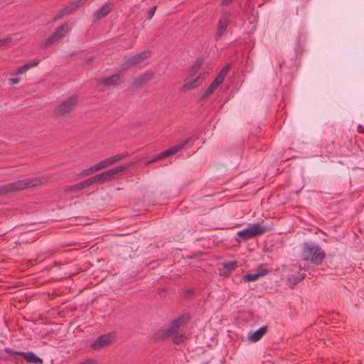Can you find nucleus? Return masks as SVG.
I'll return each instance as SVG.
<instances>
[{
  "instance_id": "nucleus-1",
  "label": "nucleus",
  "mask_w": 364,
  "mask_h": 364,
  "mask_svg": "<svg viewBox=\"0 0 364 364\" xmlns=\"http://www.w3.org/2000/svg\"><path fill=\"white\" fill-rule=\"evenodd\" d=\"M301 257L306 262L320 264L325 257V252L314 242H304L301 247Z\"/></svg>"
},
{
  "instance_id": "nucleus-2",
  "label": "nucleus",
  "mask_w": 364,
  "mask_h": 364,
  "mask_svg": "<svg viewBox=\"0 0 364 364\" xmlns=\"http://www.w3.org/2000/svg\"><path fill=\"white\" fill-rule=\"evenodd\" d=\"M46 180L44 178L36 177L5 184L0 186V196L35 187L46 183Z\"/></svg>"
},
{
  "instance_id": "nucleus-3",
  "label": "nucleus",
  "mask_w": 364,
  "mask_h": 364,
  "mask_svg": "<svg viewBox=\"0 0 364 364\" xmlns=\"http://www.w3.org/2000/svg\"><path fill=\"white\" fill-rule=\"evenodd\" d=\"M267 230L265 227L261 226L257 223L249 224L244 229L239 230L237 232V235L240 237L239 241L247 240L264 233Z\"/></svg>"
},
{
  "instance_id": "nucleus-4",
  "label": "nucleus",
  "mask_w": 364,
  "mask_h": 364,
  "mask_svg": "<svg viewBox=\"0 0 364 364\" xmlns=\"http://www.w3.org/2000/svg\"><path fill=\"white\" fill-rule=\"evenodd\" d=\"M77 102V96L73 95L60 103L55 109V112L59 115L66 114L73 110Z\"/></svg>"
},
{
  "instance_id": "nucleus-5",
  "label": "nucleus",
  "mask_w": 364,
  "mask_h": 364,
  "mask_svg": "<svg viewBox=\"0 0 364 364\" xmlns=\"http://www.w3.org/2000/svg\"><path fill=\"white\" fill-rule=\"evenodd\" d=\"M124 167H115L107 171H104L100 174H97L92 178L94 183H103L105 181L112 178L116 174L122 171Z\"/></svg>"
},
{
  "instance_id": "nucleus-6",
  "label": "nucleus",
  "mask_w": 364,
  "mask_h": 364,
  "mask_svg": "<svg viewBox=\"0 0 364 364\" xmlns=\"http://www.w3.org/2000/svg\"><path fill=\"white\" fill-rule=\"evenodd\" d=\"M68 32V26L67 23H63L62 26L58 27L54 33L46 40L44 43L45 46H49L51 44L58 41L60 39L63 38Z\"/></svg>"
},
{
  "instance_id": "nucleus-7",
  "label": "nucleus",
  "mask_w": 364,
  "mask_h": 364,
  "mask_svg": "<svg viewBox=\"0 0 364 364\" xmlns=\"http://www.w3.org/2000/svg\"><path fill=\"white\" fill-rule=\"evenodd\" d=\"M188 142V141L178 145V146H173L171 147V149L165 151H163L161 152V154L156 155L155 157H154L153 159L147 161L146 162V166H149L151 164H153V163H155L159 160H161L167 156H169L172 154H176V152H178L179 150H181L185 145Z\"/></svg>"
},
{
  "instance_id": "nucleus-8",
  "label": "nucleus",
  "mask_w": 364,
  "mask_h": 364,
  "mask_svg": "<svg viewBox=\"0 0 364 364\" xmlns=\"http://www.w3.org/2000/svg\"><path fill=\"white\" fill-rule=\"evenodd\" d=\"M114 339V336L112 333L104 334L98 337L90 345L91 348L94 350H98L110 344Z\"/></svg>"
},
{
  "instance_id": "nucleus-9",
  "label": "nucleus",
  "mask_w": 364,
  "mask_h": 364,
  "mask_svg": "<svg viewBox=\"0 0 364 364\" xmlns=\"http://www.w3.org/2000/svg\"><path fill=\"white\" fill-rule=\"evenodd\" d=\"M188 315H183L177 319L173 320L169 325L167 329V333L171 335L175 333L180 326L185 324L189 321Z\"/></svg>"
},
{
  "instance_id": "nucleus-10",
  "label": "nucleus",
  "mask_w": 364,
  "mask_h": 364,
  "mask_svg": "<svg viewBox=\"0 0 364 364\" xmlns=\"http://www.w3.org/2000/svg\"><path fill=\"white\" fill-rule=\"evenodd\" d=\"M11 355H21L23 358L28 363H34V364H42L43 360L37 356L32 351L27 352H18V351H11Z\"/></svg>"
},
{
  "instance_id": "nucleus-11",
  "label": "nucleus",
  "mask_w": 364,
  "mask_h": 364,
  "mask_svg": "<svg viewBox=\"0 0 364 364\" xmlns=\"http://www.w3.org/2000/svg\"><path fill=\"white\" fill-rule=\"evenodd\" d=\"M229 21V16L228 15L223 16L220 18L218 23V31L215 34L216 39L220 38V37L223 35L228 26Z\"/></svg>"
},
{
  "instance_id": "nucleus-12",
  "label": "nucleus",
  "mask_w": 364,
  "mask_h": 364,
  "mask_svg": "<svg viewBox=\"0 0 364 364\" xmlns=\"http://www.w3.org/2000/svg\"><path fill=\"white\" fill-rule=\"evenodd\" d=\"M205 74H200L198 77L194 80H190L186 82L182 87L181 90L185 92L191 89L198 87L204 80Z\"/></svg>"
},
{
  "instance_id": "nucleus-13",
  "label": "nucleus",
  "mask_w": 364,
  "mask_h": 364,
  "mask_svg": "<svg viewBox=\"0 0 364 364\" xmlns=\"http://www.w3.org/2000/svg\"><path fill=\"white\" fill-rule=\"evenodd\" d=\"M268 271L266 269H259L255 273L247 274L244 276L245 282H253L258 279L259 277L264 276L267 274Z\"/></svg>"
},
{
  "instance_id": "nucleus-14",
  "label": "nucleus",
  "mask_w": 364,
  "mask_h": 364,
  "mask_svg": "<svg viewBox=\"0 0 364 364\" xmlns=\"http://www.w3.org/2000/svg\"><path fill=\"white\" fill-rule=\"evenodd\" d=\"M267 331V326H262L259 329L256 330L255 332L250 333L248 336V340L253 343L257 342L261 339V338L264 335Z\"/></svg>"
},
{
  "instance_id": "nucleus-15",
  "label": "nucleus",
  "mask_w": 364,
  "mask_h": 364,
  "mask_svg": "<svg viewBox=\"0 0 364 364\" xmlns=\"http://www.w3.org/2000/svg\"><path fill=\"white\" fill-rule=\"evenodd\" d=\"M111 11V6L108 4H104L101 8L97 9L95 12V18L96 20H99L105 16H107Z\"/></svg>"
},
{
  "instance_id": "nucleus-16",
  "label": "nucleus",
  "mask_w": 364,
  "mask_h": 364,
  "mask_svg": "<svg viewBox=\"0 0 364 364\" xmlns=\"http://www.w3.org/2000/svg\"><path fill=\"white\" fill-rule=\"evenodd\" d=\"M151 53L149 51L146 50L143 51L140 53H138L134 56H132V58L133 60L134 64L137 65L141 62H143L144 60L150 57Z\"/></svg>"
},
{
  "instance_id": "nucleus-17",
  "label": "nucleus",
  "mask_w": 364,
  "mask_h": 364,
  "mask_svg": "<svg viewBox=\"0 0 364 364\" xmlns=\"http://www.w3.org/2000/svg\"><path fill=\"white\" fill-rule=\"evenodd\" d=\"M305 277L304 273L291 274L288 276V281L291 284V288L298 282L302 281Z\"/></svg>"
},
{
  "instance_id": "nucleus-18",
  "label": "nucleus",
  "mask_w": 364,
  "mask_h": 364,
  "mask_svg": "<svg viewBox=\"0 0 364 364\" xmlns=\"http://www.w3.org/2000/svg\"><path fill=\"white\" fill-rule=\"evenodd\" d=\"M221 82L218 79H215V80L211 83V85L208 87V89L204 92L202 97H206L212 94L220 85Z\"/></svg>"
},
{
  "instance_id": "nucleus-19",
  "label": "nucleus",
  "mask_w": 364,
  "mask_h": 364,
  "mask_svg": "<svg viewBox=\"0 0 364 364\" xmlns=\"http://www.w3.org/2000/svg\"><path fill=\"white\" fill-rule=\"evenodd\" d=\"M72 12H73V11H72L70 6L68 5L65 7H64L63 9L59 11V12L57 14V15L53 17V21H56L58 19L63 18L65 15L71 14Z\"/></svg>"
},
{
  "instance_id": "nucleus-20",
  "label": "nucleus",
  "mask_w": 364,
  "mask_h": 364,
  "mask_svg": "<svg viewBox=\"0 0 364 364\" xmlns=\"http://www.w3.org/2000/svg\"><path fill=\"white\" fill-rule=\"evenodd\" d=\"M119 81V75L117 74L113 75L109 77L105 78L103 84L105 85H114Z\"/></svg>"
},
{
  "instance_id": "nucleus-21",
  "label": "nucleus",
  "mask_w": 364,
  "mask_h": 364,
  "mask_svg": "<svg viewBox=\"0 0 364 364\" xmlns=\"http://www.w3.org/2000/svg\"><path fill=\"white\" fill-rule=\"evenodd\" d=\"M229 70L230 65H225L215 78L223 82Z\"/></svg>"
},
{
  "instance_id": "nucleus-22",
  "label": "nucleus",
  "mask_w": 364,
  "mask_h": 364,
  "mask_svg": "<svg viewBox=\"0 0 364 364\" xmlns=\"http://www.w3.org/2000/svg\"><path fill=\"white\" fill-rule=\"evenodd\" d=\"M129 155V154L128 152H124L121 154L114 155L109 159V161H111V164H113L117 161L122 160L123 159L126 158Z\"/></svg>"
},
{
  "instance_id": "nucleus-23",
  "label": "nucleus",
  "mask_w": 364,
  "mask_h": 364,
  "mask_svg": "<svg viewBox=\"0 0 364 364\" xmlns=\"http://www.w3.org/2000/svg\"><path fill=\"white\" fill-rule=\"evenodd\" d=\"M110 165H112L111 161H109V159L108 158L105 160H103V161L95 164L94 166L96 169V171H99L102 168H104L107 166H109Z\"/></svg>"
},
{
  "instance_id": "nucleus-24",
  "label": "nucleus",
  "mask_w": 364,
  "mask_h": 364,
  "mask_svg": "<svg viewBox=\"0 0 364 364\" xmlns=\"http://www.w3.org/2000/svg\"><path fill=\"white\" fill-rule=\"evenodd\" d=\"M135 65V64H134V62H133V60L132 58V57L124 60V61L122 63V66H121V70L124 71V70H128L129 68H130L131 67Z\"/></svg>"
},
{
  "instance_id": "nucleus-25",
  "label": "nucleus",
  "mask_w": 364,
  "mask_h": 364,
  "mask_svg": "<svg viewBox=\"0 0 364 364\" xmlns=\"http://www.w3.org/2000/svg\"><path fill=\"white\" fill-rule=\"evenodd\" d=\"M86 0H75V1H71L68 6H70L72 11H74L76 10L78 7L83 5L85 3Z\"/></svg>"
},
{
  "instance_id": "nucleus-26",
  "label": "nucleus",
  "mask_w": 364,
  "mask_h": 364,
  "mask_svg": "<svg viewBox=\"0 0 364 364\" xmlns=\"http://www.w3.org/2000/svg\"><path fill=\"white\" fill-rule=\"evenodd\" d=\"M203 63V60L201 59H198L196 63L192 65L191 68V75H194L200 68Z\"/></svg>"
},
{
  "instance_id": "nucleus-27",
  "label": "nucleus",
  "mask_w": 364,
  "mask_h": 364,
  "mask_svg": "<svg viewBox=\"0 0 364 364\" xmlns=\"http://www.w3.org/2000/svg\"><path fill=\"white\" fill-rule=\"evenodd\" d=\"M94 172H96V169L95 168V166H92L90 167L89 168L82 170L80 173V177L86 176L90 175L91 173H92Z\"/></svg>"
},
{
  "instance_id": "nucleus-28",
  "label": "nucleus",
  "mask_w": 364,
  "mask_h": 364,
  "mask_svg": "<svg viewBox=\"0 0 364 364\" xmlns=\"http://www.w3.org/2000/svg\"><path fill=\"white\" fill-rule=\"evenodd\" d=\"M223 267L226 271L231 272L237 267V264L236 262H227L224 264Z\"/></svg>"
},
{
  "instance_id": "nucleus-29",
  "label": "nucleus",
  "mask_w": 364,
  "mask_h": 364,
  "mask_svg": "<svg viewBox=\"0 0 364 364\" xmlns=\"http://www.w3.org/2000/svg\"><path fill=\"white\" fill-rule=\"evenodd\" d=\"M94 182H93V180H92V178H89L83 181H81L80 183V187H82V188H85L86 187H88L90 186V185L93 184Z\"/></svg>"
},
{
  "instance_id": "nucleus-30",
  "label": "nucleus",
  "mask_w": 364,
  "mask_h": 364,
  "mask_svg": "<svg viewBox=\"0 0 364 364\" xmlns=\"http://www.w3.org/2000/svg\"><path fill=\"white\" fill-rule=\"evenodd\" d=\"M138 162V160H136V161H133L132 162H130L129 164H124V165H121V166H119L118 167H124L122 168V171L124 170H127V169H129L131 168L133 166H134L136 163Z\"/></svg>"
},
{
  "instance_id": "nucleus-31",
  "label": "nucleus",
  "mask_w": 364,
  "mask_h": 364,
  "mask_svg": "<svg viewBox=\"0 0 364 364\" xmlns=\"http://www.w3.org/2000/svg\"><path fill=\"white\" fill-rule=\"evenodd\" d=\"M28 69L27 65L24 64L23 65L21 66L20 68H18L16 70V75H21L23 73H24L25 72H26Z\"/></svg>"
},
{
  "instance_id": "nucleus-32",
  "label": "nucleus",
  "mask_w": 364,
  "mask_h": 364,
  "mask_svg": "<svg viewBox=\"0 0 364 364\" xmlns=\"http://www.w3.org/2000/svg\"><path fill=\"white\" fill-rule=\"evenodd\" d=\"M39 62H40L39 60L35 59V60H33L26 63V65H27L28 69H30L34 66H36L39 63Z\"/></svg>"
},
{
  "instance_id": "nucleus-33",
  "label": "nucleus",
  "mask_w": 364,
  "mask_h": 364,
  "mask_svg": "<svg viewBox=\"0 0 364 364\" xmlns=\"http://www.w3.org/2000/svg\"><path fill=\"white\" fill-rule=\"evenodd\" d=\"M10 38H6L4 39H0V47H3L7 46L11 42Z\"/></svg>"
},
{
  "instance_id": "nucleus-34",
  "label": "nucleus",
  "mask_w": 364,
  "mask_h": 364,
  "mask_svg": "<svg viewBox=\"0 0 364 364\" xmlns=\"http://www.w3.org/2000/svg\"><path fill=\"white\" fill-rule=\"evenodd\" d=\"M156 6H154L151 8H150V9L148 11V18L149 19H151L153 17V16L154 15V13L156 11Z\"/></svg>"
},
{
  "instance_id": "nucleus-35",
  "label": "nucleus",
  "mask_w": 364,
  "mask_h": 364,
  "mask_svg": "<svg viewBox=\"0 0 364 364\" xmlns=\"http://www.w3.org/2000/svg\"><path fill=\"white\" fill-rule=\"evenodd\" d=\"M185 338V336L183 335H181L180 336L175 337L173 341L176 343H180L183 342Z\"/></svg>"
},
{
  "instance_id": "nucleus-36",
  "label": "nucleus",
  "mask_w": 364,
  "mask_h": 364,
  "mask_svg": "<svg viewBox=\"0 0 364 364\" xmlns=\"http://www.w3.org/2000/svg\"><path fill=\"white\" fill-rule=\"evenodd\" d=\"M11 85H16L19 82V78L18 77H14L9 80Z\"/></svg>"
},
{
  "instance_id": "nucleus-37",
  "label": "nucleus",
  "mask_w": 364,
  "mask_h": 364,
  "mask_svg": "<svg viewBox=\"0 0 364 364\" xmlns=\"http://www.w3.org/2000/svg\"><path fill=\"white\" fill-rule=\"evenodd\" d=\"M80 364H97V362L92 359H87Z\"/></svg>"
},
{
  "instance_id": "nucleus-38",
  "label": "nucleus",
  "mask_w": 364,
  "mask_h": 364,
  "mask_svg": "<svg viewBox=\"0 0 364 364\" xmlns=\"http://www.w3.org/2000/svg\"><path fill=\"white\" fill-rule=\"evenodd\" d=\"M232 0H223V4L228 5L229 4Z\"/></svg>"
},
{
  "instance_id": "nucleus-39",
  "label": "nucleus",
  "mask_w": 364,
  "mask_h": 364,
  "mask_svg": "<svg viewBox=\"0 0 364 364\" xmlns=\"http://www.w3.org/2000/svg\"><path fill=\"white\" fill-rule=\"evenodd\" d=\"M74 187H75L76 189H78V190H80V189H82V187H80V183H77V185H75Z\"/></svg>"
},
{
  "instance_id": "nucleus-40",
  "label": "nucleus",
  "mask_w": 364,
  "mask_h": 364,
  "mask_svg": "<svg viewBox=\"0 0 364 364\" xmlns=\"http://www.w3.org/2000/svg\"><path fill=\"white\" fill-rule=\"evenodd\" d=\"M92 57H89L86 59V63H89L92 60Z\"/></svg>"
}]
</instances>
